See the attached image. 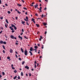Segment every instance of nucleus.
<instances>
[{
    "label": "nucleus",
    "instance_id": "41",
    "mask_svg": "<svg viewBox=\"0 0 80 80\" xmlns=\"http://www.w3.org/2000/svg\"><path fill=\"white\" fill-rule=\"evenodd\" d=\"M1 20H2L3 18V17H0Z\"/></svg>",
    "mask_w": 80,
    "mask_h": 80
},
{
    "label": "nucleus",
    "instance_id": "31",
    "mask_svg": "<svg viewBox=\"0 0 80 80\" xmlns=\"http://www.w3.org/2000/svg\"><path fill=\"white\" fill-rule=\"evenodd\" d=\"M42 7H40V8L39 9V10H42Z\"/></svg>",
    "mask_w": 80,
    "mask_h": 80
},
{
    "label": "nucleus",
    "instance_id": "24",
    "mask_svg": "<svg viewBox=\"0 0 80 80\" xmlns=\"http://www.w3.org/2000/svg\"><path fill=\"white\" fill-rule=\"evenodd\" d=\"M24 37L25 38H26V39H28V38L27 37H26L25 36H24Z\"/></svg>",
    "mask_w": 80,
    "mask_h": 80
},
{
    "label": "nucleus",
    "instance_id": "1",
    "mask_svg": "<svg viewBox=\"0 0 80 80\" xmlns=\"http://www.w3.org/2000/svg\"><path fill=\"white\" fill-rule=\"evenodd\" d=\"M28 51H27V49H25L24 51V55H26V56H27L28 55V53L27 52Z\"/></svg>",
    "mask_w": 80,
    "mask_h": 80
},
{
    "label": "nucleus",
    "instance_id": "58",
    "mask_svg": "<svg viewBox=\"0 0 80 80\" xmlns=\"http://www.w3.org/2000/svg\"><path fill=\"white\" fill-rule=\"evenodd\" d=\"M0 60H2V57H0Z\"/></svg>",
    "mask_w": 80,
    "mask_h": 80
},
{
    "label": "nucleus",
    "instance_id": "38",
    "mask_svg": "<svg viewBox=\"0 0 80 80\" xmlns=\"http://www.w3.org/2000/svg\"><path fill=\"white\" fill-rule=\"evenodd\" d=\"M14 30H17V27H14Z\"/></svg>",
    "mask_w": 80,
    "mask_h": 80
},
{
    "label": "nucleus",
    "instance_id": "36",
    "mask_svg": "<svg viewBox=\"0 0 80 80\" xmlns=\"http://www.w3.org/2000/svg\"><path fill=\"white\" fill-rule=\"evenodd\" d=\"M26 20H28V17L26 16Z\"/></svg>",
    "mask_w": 80,
    "mask_h": 80
},
{
    "label": "nucleus",
    "instance_id": "22",
    "mask_svg": "<svg viewBox=\"0 0 80 80\" xmlns=\"http://www.w3.org/2000/svg\"><path fill=\"white\" fill-rule=\"evenodd\" d=\"M17 76H16L15 77H14L13 78L14 80H15V79L17 78Z\"/></svg>",
    "mask_w": 80,
    "mask_h": 80
},
{
    "label": "nucleus",
    "instance_id": "3",
    "mask_svg": "<svg viewBox=\"0 0 80 80\" xmlns=\"http://www.w3.org/2000/svg\"><path fill=\"white\" fill-rule=\"evenodd\" d=\"M10 38L12 39H14V36H13L12 35H10Z\"/></svg>",
    "mask_w": 80,
    "mask_h": 80
},
{
    "label": "nucleus",
    "instance_id": "23",
    "mask_svg": "<svg viewBox=\"0 0 80 80\" xmlns=\"http://www.w3.org/2000/svg\"><path fill=\"white\" fill-rule=\"evenodd\" d=\"M0 29H1V30H3V27L1 26L0 28Z\"/></svg>",
    "mask_w": 80,
    "mask_h": 80
},
{
    "label": "nucleus",
    "instance_id": "29",
    "mask_svg": "<svg viewBox=\"0 0 80 80\" xmlns=\"http://www.w3.org/2000/svg\"><path fill=\"white\" fill-rule=\"evenodd\" d=\"M23 8V9H24V10H27V9L26 8Z\"/></svg>",
    "mask_w": 80,
    "mask_h": 80
},
{
    "label": "nucleus",
    "instance_id": "37",
    "mask_svg": "<svg viewBox=\"0 0 80 80\" xmlns=\"http://www.w3.org/2000/svg\"><path fill=\"white\" fill-rule=\"evenodd\" d=\"M12 67V69H13V70H15V68H14L13 67Z\"/></svg>",
    "mask_w": 80,
    "mask_h": 80
},
{
    "label": "nucleus",
    "instance_id": "57",
    "mask_svg": "<svg viewBox=\"0 0 80 80\" xmlns=\"http://www.w3.org/2000/svg\"><path fill=\"white\" fill-rule=\"evenodd\" d=\"M26 76H27V77H28V74H27V73L26 74Z\"/></svg>",
    "mask_w": 80,
    "mask_h": 80
},
{
    "label": "nucleus",
    "instance_id": "34",
    "mask_svg": "<svg viewBox=\"0 0 80 80\" xmlns=\"http://www.w3.org/2000/svg\"><path fill=\"white\" fill-rule=\"evenodd\" d=\"M18 13H19V14H20L21 13V12H20L19 11H18Z\"/></svg>",
    "mask_w": 80,
    "mask_h": 80
},
{
    "label": "nucleus",
    "instance_id": "44",
    "mask_svg": "<svg viewBox=\"0 0 80 80\" xmlns=\"http://www.w3.org/2000/svg\"><path fill=\"white\" fill-rule=\"evenodd\" d=\"M26 24H27V25H28H28H29V24H28V22H26Z\"/></svg>",
    "mask_w": 80,
    "mask_h": 80
},
{
    "label": "nucleus",
    "instance_id": "30",
    "mask_svg": "<svg viewBox=\"0 0 80 80\" xmlns=\"http://www.w3.org/2000/svg\"><path fill=\"white\" fill-rule=\"evenodd\" d=\"M25 63V61H23L22 62V65H24V63Z\"/></svg>",
    "mask_w": 80,
    "mask_h": 80
},
{
    "label": "nucleus",
    "instance_id": "5",
    "mask_svg": "<svg viewBox=\"0 0 80 80\" xmlns=\"http://www.w3.org/2000/svg\"><path fill=\"white\" fill-rule=\"evenodd\" d=\"M25 68H26L27 70H29V67H28V66H26L25 67Z\"/></svg>",
    "mask_w": 80,
    "mask_h": 80
},
{
    "label": "nucleus",
    "instance_id": "60",
    "mask_svg": "<svg viewBox=\"0 0 80 80\" xmlns=\"http://www.w3.org/2000/svg\"><path fill=\"white\" fill-rule=\"evenodd\" d=\"M14 39H15V40H17V38L15 37H14Z\"/></svg>",
    "mask_w": 80,
    "mask_h": 80
},
{
    "label": "nucleus",
    "instance_id": "26",
    "mask_svg": "<svg viewBox=\"0 0 80 80\" xmlns=\"http://www.w3.org/2000/svg\"><path fill=\"white\" fill-rule=\"evenodd\" d=\"M14 73H17V70H15L14 71Z\"/></svg>",
    "mask_w": 80,
    "mask_h": 80
},
{
    "label": "nucleus",
    "instance_id": "50",
    "mask_svg": "<svg viewBox=\"0 0 80 80\" xmlns=\"http://www.w3.org/2000/svg\"><path fill=\"white\" fill-rule=\"evenodd\" d=\"M22 32H24V30H23V29H22Z\"/></svg>",
    "mask_w": 80,
    "mask_h": 80
},
{
    "label": "nucleus",
    "instance_id": "6",
    "mask_svg": "<svg viewBox=\"0 0 80 80\" xmlns=\"http://www.w3.org/2000/svg\"><path fill=\"white\" fill-rule=\"evenodd\" d=\"M38 6V5L37 4V3H36V5H34V7L35 8H36Z\"/></svg>",
    "mask_w": 80,
    "mask_h": 80
},
{
    "label": "nucleus",
    "instance_id": "55",
    "mask_svg": "<svg viewBox=\"0 0 80 80\" xmlns=\"http://www.w3.org/2000/svg\"><path fill=\"white\" fill-rule=\"evenodd\" d=\"M13 32H15V31L12 30V33H13Z\"/></svg>",
    "mask_w": 80,
    "mask_h": 80
},
{
    "label": "nucleus",
    "instance_id": "46",
    "mask_svg": "<svg viewBox=\"0 0 80 80\" xmlns=\"http://www.w3.org/2000/svg\"><path fill=\"white\" fill-rule=\"evenodd\" d=\"M34 67H35V68H36V67L37 66V65L35 64H34Z\"/></svg>",
    "mask_w": 80,
    "mask_h": 80
},
{
    "label": "nucleus",
    "instance_id": "45",
    "mask_svg": "<svg viewBox=\"0 0 80 80\" xmlns=\"http://www.w3.org/2000/svg\"><path fill=\"white\" fill-rule=\"evenodd\" d=\"M15 56H16V58H18V56H17V55L16 54Z\"/></svg>",
    "mask_w": 80,
    "mask_h": 80
},
{
    "label": "nucleus",
    "instance_id": "59",
    "mask_svg": "<svg viewBox=\"0 0 80 80\" xmlns=\"http://www.w3.org/2000/svg\"><path fill=\"white\" fill-rule=\"evenodd\" d=\"M22 2L23 3L25 2V1L23 0H22Z\"/></svg>",
    "mask_w": 80,
    "mask_h": 80
},
{
    "label": "nucleus",
    "instance_id": "48",
    "mask_svg": "<svg viewBox=\"0 0 80 80\" xmlns=\"http://www.w3.org/2000/svg\"><path fill=\"white\" fill-rule=\"evenodd\" d=\"M35 15L36 16H37V17H38V14H37V13H36V14H35Z\"/></svg>",
    "mask_w": 80,
    "mask_h": 80
},
{
    "label": "nucleus",
    "instance_id": "35",
    "mask_svg": "<svg viewBox=\"0 0 80 80\" xmlns=\"http://www.w3.org/2000/svg\"><path fill=\"white\" fill-rule=\"evenodd\" d=\"M17 5H18L19 7H21L22 6V5L21 4H17Z\"/></svg>",
    "mask_w": 80,
    "mask_h": 80
},
{
    "label": "nucleus",
    "instance_id": "25",
    "mask_svg": "<svg viewBox=\"0 0 80 80\" xmlns=\"http://www.w3.org/2000/svg\"><path fill=\"white\" fill-rule=\"evenodd\" d=\"M2 75H5V72H2Z\"/></svg>",
    "mask_w": 80,
    "mask_h": 80
},
{
    "label": "nucleus",
    "instance_id": "13",
    "mask_svg": "<svg viewBox=\"0 0 80 80\" xmlns=\"http://www.w3.org/2000/svg\"><path fill=\"white\" fill-rule=\"evenodd\" d=\"M34 48H35V50H37V48H38V47L37 46H34Z\"/></svg>",
    "mask_w": 80,
    "mask_h": 80
},
{
    "label": "nucleus",
    "instance_id": "19",
    "mask_svg": "<svg viewBox=\"0 0 80 80\" xmlns=\"http://www.w3.org/2000/svg\"><path fill=\"white\" fill-rule=\"evenodd\" d=\"M6 23H7L8 24V20L7 19H6Z\"/></svg>",
    "mask_w": 80,
    "mask_h": 80
},
{
    "label": "nucleus",
    "instance_id": "10",
    "mask_svg": "<svg viewBox=\"0 0 80 80\" xmlns=\"http://www.w3.org/2000/svg\"><path fill=\"white\" fill-rule=\"evenodd\" d=\"M9 52L10 53H13V50H12V49H10Z\"/></svg>",
    "mask_w": 80,
    "mask_h": 80
},
{
    "label": "nucleus",
    "instance_id": "43",
    "mask_svg": "<svg viewBox=\"0 0 80 80\" xmlns=\"http://www.w3.org/2000/svg\"><path fill=\"white\" fill-rule=\"evenodd\" d=\"M43 16H44V15L42 14L41 17L42 18H43Z\"/></svg>",
    "mask_w": 80,
    "mask_h": 80
},
{
    "label": "nucleus",
    "instance_id": "18",
    "mask_svg": "<svg viewBox=\"0 0 80 80\" xmlns=\"http://www.w3.org/2000/svg\"><path fill=\"white\" fill-rule=\"evenodd\" d=\"M21 76H23V72H21Z\"/></svg>",
    "mask_w": 80,
    "mask_h": 80
},
{
    "label": "nucleus",
    "instance_id": "53",
    "mask_svg": "<svg viewBox=\"0 0 80 80\" xmlns=\"http://www.w3.org/2000/svg\"><path fill=\"white\" fill-rule=\"evenodd\" d=\"M5 5H6V6H7V7H8V5L7 4H6L5 3Z\"/></svg>",
    "mask_w": 80,
    "mask_h": 80
},
{
    "label": "nucleus",
    "instance_id": "32",
    "mask_svg": "<svg viewBox=\"0 0 80 80\" xmlns=\"http://www.w3.org/2000/svg\"><path fill=\"white\" fill-rule=\"evenodd\" d=\"M7 59H9L10 58V57L9 56H8L7 57Z\"/></svg>",
    "mask_w": 80,
    "mask_h": 80
},
{
    "label": "nucleus",
    "instance_id": "4",
    "mask_svg": "<svg viewBox=\"0 0 80 80\" xmlns=\"http://www.w3.org/2000/svg\"><path fill=\"white\" fill-rule=\"evenodd\" d=\"M32 22H33V23H35V19H34L33 18H32Z\"/></svg>",
    "mask_w": 80,
    "mask_h": 80
},
{
    "label": "nucleus",
    "instance_id": "64",
    "mask_svg": "<svg viewBox=\"0 0 80 80\" xmlns=\"http://www.w3.org/2000/svg\"><path fill=\"white\" fill-rule=\"evenodd\" d=\"M44 34H45V35H46V34H47V31H46L45 33Z\"/></svg>",
    "mask_w": 80,
    "mask_h": 80
},
{
    "label": "nucleus",
    "instance_id": "40",
    "mask_svg": "<svg viewBox=\"0 0 80 80\" xmlns=\"http://www.w3.org/2000/svg\"><path fill=\"white\" fill-rule=\"evenodd\" d=\"M19 60H20L21 61V60H22V59L21 58H19Z\"/></svg>",
    "mask_w": 80,
    "mask_h": 80
},
{
    "label": "nucleus",
    "instance_id": "52",
    "mask_svg": "<svg viewBox=\"0 0 80 80\" xmlns=\"http://www.w3.org/2000/svg\"><path fill=\"white\" fill-rule=\"evenodd\" d=\"M4 36L5 37H6V38H8V36H6V35H4Z\"/></svg>",
    "mask_w": 80,
    "mask_h": 80
},
{
    "label": "nucleus",
    "instance_id": "49",
    "mask_svg": "<svg viewBox=\"0 0 80 80\" xmlns=\"http://www.w3.org/2000/svg\"><path fill=\"white\" fill-rule=\"evenodd\" d=\"M30 6L31 7H33V5L32 4H30Z\"/></svg>",
    "mask_w": 80,
    "mask_h": 80
},
{
    "label": "nucleus",
    "instance_id": "47",
    "mask_svg": "<svg viewBox=\"0 0 80 80\" xmlns=\"http://www.w3.org/2000/svg\"><path fill=\"white\" fill-rule=\"evenodd\" d=\"M2 52H3V53H5V50H3Z\"/></svg>",
    "mask_w": 80,
    "mask_h": 80
},
{
    "label": "nucleus",
    "instance_id": "11",
    "mask_svg": "<svg viewBox=\"0 0 80 80\" xmlns=\"http://www.w3.org/2000/svg\"><path fill=\"white\" fill-rule=\"evenodd\" d=\"M43 25H47V22H43L42 23Z\"/></svg>",
    "mask_w": 80,
    "mask_h": 80
},
{
    "label": "nucleus",
    "instance_id": "20",
    "mask_svg": "<svg viewBox=\"0 0 80 80\" xmlns=\"http://www.w3.org/2000/svg\"><path fill=\"white\" fill-rule=\"evenodd\" d=\"M11 25V27H15V25L12 24Z\"/></svg>",
    "mask_w": 80,
    "mask_h": 80
},
{
    "label": "nucleus",
    "instance_id": "8",
    "mask_svg": "<svg viewBox=\"0 0 80 80\" xmlns=\"http://www.w3.org/2000/svg\"><path fill=\"white\" fill-rule=\"evenodd\" d=\"M18 38H21L20 40H22L23 38H22V37H20V35H19L18 36Z\"/></svg>",
    "mask_w": 80,
    "mask_h": 80
},
{
    "label": "nucleus",
    "instance_id": "63",
    "mask_svg": "<svg viewBox=\"0 0 80 80\" xmlns=\"http://www.w3.org/2000/svg\"><path fill=\"white\" fill-rule=\"evenodd\" d=\"M38 47H40V44H38Z\"/></svg>",
    "mask_w": 80,
    "mask_h": 80
},
{
    "label": "nucleus",
    "instance_id": "12",
    "mask_svg": "<svg viewBox=\"0 0 80 80\" xmlns=\"http://www.w3.org/2000/svg\"><path fill=\"white\" fill-rule=\"evenodd\" d=\"M21 50L22 53H24V51H23V48H21Z\"/></svg>",
    "mask_w": 80,
    "mask_h": 80
},
{
    "label": "nucleus",
    "instance_id": "39",
    "mask_svg": "<svg viewBox=\"0 0 80 80\" xmlns=\"http://www.w3.org/2000/svg\"><path fill=\"white\" fill-rule=\"evenodd\" d=\"M41 39H42V38H43V37H42V36H40Z\"/></svg>",
    "mask_w": 80,
    "mask_h": 80
},
{
    "label": "nucleus",
    "instance_id": "42",
    "mask_svg": "<svg viewBox=\"0 0 80 80\" xmlns=\"http://www.w3.org/2000/svg\"><path fill=\"white\" fill-rule=\"evenodd\" d=\"M29 77H31V75H32V74H31V73H29Z\"/></svg>",
    "mask_w": 80,
    "mask_h": 80
},
{
    "label": "nucleus",
    "instance_id": "14",
    "mask_svg": "<svg viewBox=\"0 0 80 80\" xmlns=\"http://www.w3.org/2000/svg\"><path fill=\"white\" fill-rule=\"evenodd\" d=\"M29 53H30L31 55H33V53H32V52L29 51Z\"/></svg>",
    "mask_w": 80,
    "mask_h": 80
},
{
    "label": "nucleus",
    "instance_id": "15",
    "mask_svg": "<svg viewBox=\"0 0 80 80\" xmlns=\"http://www.w3.org/2000/svg\"><path fill=\"white\" fill-rule=\"evenodd\" d=\"M5 27H6V28H7V26H8V24L7 23H6L5 24Z\"/></svg>",
    "mask_w": 80,
    "mask_h": 80
},
{
    "label": "nucleus",
    "instance_id": "27",
    "mask_svg": "<svg viewBox=\"0 0 80 80\" xmlns=\"http://www.w3.org/2000/svg\"><path fill=\"white\" fill-rule=\"evenodd\" d=\"M18 79H20V77L19 76H18Z\"/></svg>",
    "mask_w": 80,
    "mask_h": 80
},
{
    "label": "nucleus",
    "instance_id": "62",
    "mask_svg": "<svg viewBox=\"0 0 80 80\" xmlns=\"http://www.w3.org/2000/svg\"><path fill=\"white\" fill-rule=\"evenodd\" d=\"M15 53L16 54H18V52L17 51H15Z\"/></svg>",
    "mask_w": 80,
    "mask_h": 80
},
{
    "label": "nucleus",
    "instance_id": "7",
    "mask_svg": "<svg viewBox=\"0 0 80 80\" xmlns=\"http://www.w3.org/2000/svg\"><path fill=\"white\" fill-rule=\"evenodd\" d=\"M33 48L32 47H31L29 49V50L31 52H32V51H33Z\"/></svg>",
    "mask_w": 80,
    "mask_h": 80
},
{
    "label": "nucleus",
    "instance_id": "56",
    "mask_svg": "<svg viewBox=\"0 0 80 80\" xmlns=\"http://www.w3.org/2000/svg\"><path fill=\"white\" fill-rule=\"evenodd\" d=\"M15 44H16V45H18V44L17 42H16Z\"/></svg>",
    "mask_w": 80,
    "mask_h": 80
},
{
    "label": "nucleus",
    "instance_id": "33",
    "mask_svg": "<svg viewBox=\"0 0 80 80\" xmlns=\"http://www.w3.org/2000/svg\"><path fill=\"white\" fill-rule=\"evenodd\" d=\"M3 43H4V44L5 45H6L7 43L6 42H3Z\"/></svg>",
    "mask_w": 80,
    "mask_h": 80
},
{
    "label": "nucleus",
    "instance_id": "9",
    "mask_svg": "<svg viewBox=\"0 0 80 80\" xmlns=\"http://www.w3.org/2000/svg\"><path fill=\"white\" fill-rule=\"evenodd\" d=\"M9 28L11 29V30H14V29L12 28L11 26L9 27Z\"/></svg>",
    "mask_w": 80,
    "mask_h": 80
},
{
    "label": "nucleus",
    "instance_id": "2",
    "mask_svg": "<svg viewBox=\"0 0 80 80\" xmlns=\"http://www.w3.org/2000/svg\"><path fill=\"white\" fill-rule=\"evenodd\" d=\"M21 22L22 24H23V25H25V22L23 21V20H21Z\"/></svg>",
    "mask_w": 80,
    "mask_h": 80
},
{
    "label": "nucleus",
    "instance_id": "16",
    "mask_svg": "<svg viewBox=\"0 0 80 80\" xmlns=\"http://www.w3.org/2000/svg\"><path fill=\"white\" fill-rule=\"evenodd\" d=\"M36 25L37 27H40V25L38 24H36Z\"/></svg>",
    "mask_w": 80,
    "mask_h": 80
},
{
    "label": "nucleus",
    "instance_id": "21",
    "mask_svg": "<svg viewBox=\"0 0 80 80\" xmlns=\"http://www.w3.org/2000/svg\"><path fill=\"white\" fill-rule=\"evenodd\" d=\"M2 48H3V49L5 50V46H4V45H2Z\"/></svg>",
    "mask_w": 80,
    "mask_h": 80
},
{
    "label": "nucleus",
    "instance_id": "17",
    "mask_svg": "<svg viewBox=\"0 0 80 80\" xmlns=\"http://www.w3.org/2000/svg\"><path fill=\"white\" fill-rule=\"evenodd\" d=\"M3 43V41L1 40L0 41V43H1V44H2V43Z\"/></svg>",
    "mask_w": 80,
    "mask_h": 80
},
{
    "label": "nucleus",
    "instance_id": "61",
    "mask_svg": "<svg viewBox=\"0 0 80 80\" xmlns=\"http://www.w3.org/2000/svg\"><path fill=\"white\" fill-rule=\"evenodd\" d=\"M2 3V0H0V4H1Z\"/></svg>",
    "mask_w": 80,
    "mask_h": 80
},
{
    "label": "nucleus",
    "instance_id": "54",
    "mask_svg": "<svg viewBox=\"0 0 80 80\" xmlns=\"http://www.w3.org/2000/svg\"><path fill=\"white\" fill-rule=\"evenodd\" d=\"M15 18H16V20H18V17H16Z\"/></svg>",
    "mask_w": 80,
    "mask_h": 80
},
{
    "label": "nucleus",
    "instance_id": "51",
    "mask_svg": "<svg viewBox=\"0 0 80 80\" xmlns=\"http://www.w3.org/2000/svg\"><path fill=\"white\" fill-rule=\"evenodd\" d=\"M2 32H3V31H1L0 32V34H1V33H2Z\"/></svg>",
    "mask_w": 80,
    "mask_h": 80
},
{
    "label": "nucleus",
    "instance_id": "28",
    "mask_svg": "<svg viewBox=\"0 0 80 80\" xmlns=\"http://www.w3.org/2000/svg\"><path fill=\"white\" fill-rule=\"evenodd\" d=\"M8 13L9 14H10V13H11L10 12V11H8Z\"/></svg>",
    "mask_w": 80,
    "mask_h": 80
}]
</instances>
